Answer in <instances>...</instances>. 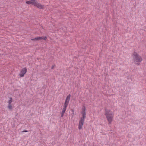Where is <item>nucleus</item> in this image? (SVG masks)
<instances>
[{"instance_id":"8","label":"nucleus","mask_w":146,"mask_h":146,"mask_svg":"<svg viewBox=\"0 0 146 146\" xmlns=\"http://www.w3.org/2000/svg\"><path fill=\"white\" fill-rule=\"evenodd\" d=\"M67 106H65L64 105V107L62 109V111H63V112H65V111L66 110V108L67 107Z\"/></svg>"},{"instance_id":"12","label":"nucleus","mask_w":146,"mask_h":146,"mask_svg":"<svg viewBox=\"0 0 146 146\" xmlns=\"http://www.w3.org/2000/svg\"><path fill=\"white\" fill-rule=\"evenodd\" d=\"M31 40H38V37H36L34 38H32L31 39Z\"/></svg>"},{"instance_id":"16","label":"nucleus","mask_w":146,"mask_h":146,"mask_svg":"<svg viewBox=\"0 0 146 146\" xmlns=\"http://www.w3.org/2000/svg\"><path fill=\"white\" fill-rule=\"evenodd\" d=\"M71 111H72V113L73 114V115L74 114V111L73 110H71Z\"/></svg>"},{"instance_id":"3","label":"nucleus","mask_w":146,"mask_h":146,"mask_svg":"<svg viewBox=\"0 0 146 146\" xmlns=\"http://www.w3.org/2000/svg\"><path fill=\"white\" fill-rule=\"evenodd\" d=\"M86 107L84 106H83L82 109V111L81 112L82 116L79 121V123L78 128L79 129H81L82 128L85 119L86 117Z\"/></svg>"},{"instance_id":"4","label":"nucleus","mask_w":146,"mask_h":146,"mask_svg":"<svg viewBox=\"0 0 146 146\" xmlns=\"http://www.w3.org/2000/svg\"><path fill=\"white\" fill-rule=\"evenodd\" d=\"M27 71V69L26 68H23L20 71L19 73V76L21 77L24 76L25 74L26 73Z\"/></svg>"},{"instance_id":"13","label":"nucleus","mask_w":146,"mask_h":146,"mask_svg":"<svg viewBox=\"0 0 146 146\" xmlns=\"http://www.w3.org/2000/svg\"><path fill=\"white\" fill-rule=\"evenodd\" d=\"M38 40L42 39V37H38Z\"/></svg>"},{"instance_id":"10","label":"nucleus","mask_w":146,"mask_h":146,"mask_svg":"<svg viewBox=\"0 0 146 146\" xmlns=\"http://www.w3.org/2000/svg\"><path fill=\"white\" fill-rule=\"evenodd\" d=\"M8 109L10 110H12V106L11 104H8Z\"/></svg>"},{"instance_id":"7","label":"nucleus","mask_w":146,"mask_h":146,"mask_svg":"<svg viewBox=\"0 0 146 146\" xmlns=\"http://www.w3.org/2000/svg\"><path fill=\"white\" fill-rule=\"evenodd\" d=\"M36 1L35 0H31L26 1V3L29 5L32 4L33 5H34Z\"/></svg>"},{"instance_id":"15","label":"nucleus","mask_w":146,"mask_h":146,"mask_svg":"<svg viewBox=\"0 0 146 146\" xmlns=\"http://www.w3.org/2000/svg\"><path fill=\"white\" fill-rule=\"evenodd\" d=\"M28 131L27 130H24L22 132H27Z\"/></svg>"},{"instance_id":"14","label":"nucleus","mask_w":146,"mask_h":146,"mask_svg":"<svg viewBox=\"0 0 146 146\" xmlns=\"http://www.w3.org/2000/svg\"><path fill=\"white\" fill-rule=\"evenodd\" d=\"M46 38H47V37L46 36L42 37V39H44L45 40H46Z\"/></svg>"},{"instance_id":"5","label":"nucleus","mask_w":146,"mask_h":146,"mask_svg":"<svg viewBox=\"0 0 146 146\" xmlns=\"http://www.w3.org/2000/svg\"><path fill=\"white\" fill-rule=\"evenodd\" d=\"M34 6H35L40 9H43L44 8V6L43 5H41L40 4L38 3L36 1Z\"/></svg>"},{"instance_id":"1","label":"nucleus","mask_w":146,"mask_h":146,"mask_svg":"<svg viewBox=\"0 0 146 146\" xmlns=\"http://www.w3.org/2000/svg\"><path fill=\"white\" fill-rule=\"evenodd\" d=\"M114 114V110L113 108L106 109L105 115L109 124H111L113 120Z\"/></svg>"},{"instance_id":"17","label":"nucleus","mask_w":146,"mask_h":146,"mask_svg":"<svg viewBox=\"0 0 146 146\" xmlns=\"http://www.w3.org/2000/svg\"><path fill=\"white\" fill-rule=\"evenodd\" d=\"M54 66H52V67H51V68L52 69H53L54 68Z\"/></svg>"},{"instance_id":"11","label":"nucleus","mask_w":146,"mask_h":146,"mask_svg":"<svg viewBox=\"0 0 146 146\" xmlns=\"http://www.w3.org/2000/svg\"><path fill=\"white\" fill-rule=\"evenodd\" d=\"M64 113H65V112L62 111L61 113V117H63Z\"/></svg>"},{"instance_id":"2","label":"nucleus","mask_w":146,"mask_h":146,"mask_svg":"<svg viewBox=\"0 0 146 146\" xmlns=\"http://www.w3.org/2000/svg\"><path fill=\"white\" fill-rule=\"evenodd\" d=\"M133 62L135 64L139 65L143 60L141 56L136 52H133L131 54Z\"/></svg>"},{"instance_id":"6","label":"nucleus","mask_w":146,"mask_h":146,"mask_svg":"<svg viewBox=\"0 0 146 146\" xmlns=\"http://www.w3.org/2000/svg\"><path fill=\"white\" fill-rule=\"evenodd\" d=\"M70 96H71V95L70 94H69L66 97V100H65V102L64 104V105L65 106H68V104L70 100Z\"/></svg>"},{"instance_id":"9","label":"nucleus","mask_w":146,"mask_h":146,"mask_svg":"<svg viewBox=\"0 0 146 146\" xmlns=\"http://www.w3.org/2000/svg\"><path fill=\"white\" fill-rule=\"evenodd\" d=\"M12 102V98L10 97L9 98V100L8 101V104H11V103Z\"/></svg>"}]
</instances>
